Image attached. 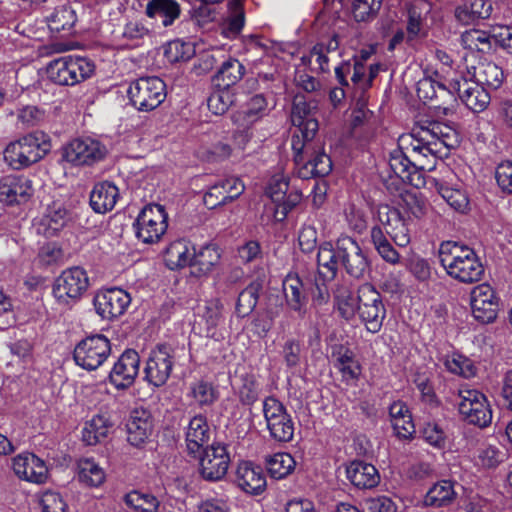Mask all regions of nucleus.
I'll return each mask as SVG.
<instances>
[{"instance_id":"f257e3e1","label":"nucleus","mask_w":512,"mask_h":512,"mask_svg":"<svg viewBox=\"0 0 512 512\" xmlns=\"http://www.w3.org/2000/svg\"><path fill=\"white\" fill-rule=\"evenodd\" d=\"M440 263L453 279L471 284L482 279L485 269L475 251L456 242H443L439 249Z\"/></svg>"},{"instance_id":"f03ea898","label":"nucleus","mask_w":512,"mask_h":512,"mask_svg":"<svg viewBox=\"0 0 512 512\" xmlns=\"http://www.w3.org/2000/svg\"><path fill=\"white\" fill-rule=\"evenodd\" d=\"M296 174L301 179L327 176L332 170L331 158L320 142L291 137Z\"/></svg>"},{"instance_id":"7ed1b4c3","label":"nucleus","mask_w":512,"mask_h":512,"mask_svg":"<svg viewBox=\"0 0 512 512\" xmlns=\"http://www.w3.org/2000/svg\"><path fill=\"white\" fill-rule=\"evenodd\" d=\"M418 101L424 105L431 102L429 110L433 114L432 120L439 121L454 107L456 98L442 82L438 71L426 66L422 69V77L418 79Z\"/></svg>"},{"instance_id":"20e7f679","label":"nucleus","mask_w":512,"mask_h":512,"mask_svg":"<svg viewBox=\"0 0 512 512\" xmlns=\"http://www.w3.org/2000/svg\"><path fill=\"white\" fill-rule=\"evenodd\" d=\"M451 128L437 120L418 121V173L432 171L437 162L438 143L447 145Z\"/></svg>"},{"instance_id":"39448f33","label":"nucleus","mask_w":512,"mask_h":512,"mask_svg":"<svg viewBox=\"0 0 512 512\" xmlns=\"http://www.w3.org/2000/svg\"><path fill=\"white\" fill-rule=\"evenodd\" d=\"M95 65L87 57L68 55L51 61L47 66L48 78L58 85L74 86L90 78Z\"/></svg>"},{"instance_id":"423d86ee","label":"nucleus","mask_w":512,"mask_h":512,"mask_svg":"<svg viewBox=\"0 0 512 512\" xmlns=\"http://www.w3.org/2000/svg\"><path fill=\"white\" fill-rule=\"evenodd\" d=\"M48 150L45 135L34 132L9 143L4 150V159L13 169H22L42 159Z\"/></svg>"},{"instance_id":"0eeeda50","label":"nucleus","mask_w":512,"mask_h":512,"mask_svg":"<svg viewBox=\"0 0 512 512\" xmlns=\"http://www.w3.org/2000/svg\"><path fill=\"white\" fill-rule=\"evenodd\" d=\"M127 94L135 109L149 112L165 100L166 85L156 76L140 77L130 83Z\"/></svg>"},{"instance_id":"6e6552de","label":"nucleus","mask_w":512,"mask_h":512,"mask_svg":"<svg viewBox=\"0 0 512 512\" xmlns=\"http://www.w3.org/2000/svg\"><path fill=\"white\" fill-rule=\"evenodd\" d=\"M168 228V215L162 205L149 204L138 214L134 229L138 240L154 244L161 240Z\"/></svg>"},{"instance_id":"1a4fd4ad","label":"nucleus","mask_w":512,"mask_h":512,"mask_svg":"<svg viewBox=\"0 0 512 512\" xmlns=\"http://www.w3.org/2000/svg\"><path fill=\"white\" fill-rule=\"evenodd\" d=\"M458 397V410L465 421L480 428L491 424V406L482 392L476 389L462 388L459 390Z\"/></svg>"},{"instance_id":"9d476101","label":"nucleus","mask_w":512,"mask_h":512,"mask_svg":"<svg viewBox=\"0 0 512 512\" xmlns=\"http://www.w3.org/2000/svg\"><path fill=\"white\" fill-rule=\"evenodd\" d=\"M107 148L99 140L84 137L75 138L62 149V158L73 166H92L107 155Z\"/></svg>"},{"instance_id":"9b49d317","label":"nucleus","mask_w":512,"mask_h":512,"mask_svg":"<svg viewBox=\"0 0 512 512\" xmlns=\"http://www.w3.org/2000/svg\"><path fill=\"white\" fill-rule=\"evenodd\" d=\"M111 345L101 334L86 337L74 348L73 358L81 368L92 371L99 368L110 356Z\"/></svg>"},{"instance_id":"f8f14e48","label":"nucleus","mask_w":512,"mask_h":512,"mask_svg":"<svg viewBox=\"0 0 512 512\" xmlns=\"http://www.w3.org/2000/svg\"><path fill=\"white\" fill-rule=\"evenodd\" d=\"M89 286L86 271L81 267L64 270L57 277L53 286V294L59 304L71 305L81 298Z\"/></svg>"},{"instance_id":"ddd939ff","label":"nucleus","mask_w":512,"mask_h":512,"mask_svg":"<svg viewBox=\"0 0 512 512\" xmlns=\"http://www.w3.org/2000/svg\"><path fill=\"white\" fill-rule=\"evenodd\" d=\"M175 365V349L167 344H159L147 357L144 373L149 385L161 387L171 376Z\"/></svg>"},{"instance_id":"4468645a","label":"nucleus","mask_w":512,"mask_h":512,"mask_svg":"<svg viewBox=\"0 0 512 512\" xmlns=\"http://www.w3.org/2000/svg\"><path fill=\"white\" fill-rule=\"evenodd\" d=\"M263 414L270 436L279 442H289L294 436V422L286 407L276 398L263 401Z\"/></svg>"},{"instance_id":"2eb2a0df","label":"nucleus","mask_w":512,"mask_h":512,"mask_svg":"<svg viewBox=\"0 0 512 512\" xmlns=\"http://www.w3.org/2000/svg\"><path fill=\"white\" fill-rule=\"evenodd\" d=\"M413 139V133L401 135L398 139V148L391 153L389 159V166L394 174L403 183L410 185L413 184V174L416 172V165L410 159V153L416 152Z\"/></svg>"},{"instance_id":"dca6fc26","label":"nucleus","mask_w":512,"mask_h":512,"mask_svg":"<svg viewBox=\"0 0 512 512\" xmlns=\"http://www.w3.org/2000/svg\"><path fill=\"white\" fill-rule=\"evenodd\" d=\"M200 457V473L209 481L221 480L228 471L230 455L227 447L220 443H214L203 449Z\"/></svg>"},{"instance_id":"f3484780","label":"nucleus","mask_w":512,"mask_h":512,"mask_svg":"<svg viewBox=\"0 0 512 512\" xmlns=\"http://www.w3.org/2000/svg\"><path fill=\"white\" fill-rule=\"evenodd\" d=\"M130 302V295L121 288L101 290L94 297V307L97 314L107 320L121 316Z\"/></svg>"},{"instance_id":"a211bd4d","label":"nucleus","mask_w":512,"mask_h":512,"mask_svg":"<svg viewBox=\"0 0 512 512\" xmlns=\"http://www.w3.org/2000/svg\"><path fill=\"white\" fill-rule=\"evenodd\" d=\"M14 474L23 481L43 484L48 479V467L43 459L30 452H23L12 459Z\"/></svg>"},{"instance_id":"6ab92c4d","label":"nucleus","mask_w":512,"mask_h":512,"mask_svg":"<svg viewBox=\"0 0 512 512\" xmlns=\"http://www.w3.org/2000/svg\"><path fill=\"white\" fill-rule=\"evenodd\" d=\"M140 366V356L133 349L125 350L114 363L109 381L116 389H127L133 385Z\"/></svg>"},{"instance_id":"aec40b11","label":"nucleus","mask_w":512,"mask_h":512,"mask_svg":"<svg viewBox=\"0 0 512 512\" xmlns=\"http://www.w3.org/2000/svg\"><path fill=\"white\" fill-rule=\"evenodd\" d=\"M341 265L346 273L360 279L369 271V261L357 241L349 236L340 237Z\"/></svg>"},{"instance_id":"412c9836","label":"nucleus","mask_w":512,"mask_h":512,"mask_svg":"<svg viewBox=\"0 0 512 512\" xmlns=\"http://www.w3.org/2000/svg\"><path fill=\"white\" fill-rule=\"evenodd\" d=\"M498 298L488 284H480L471 292V309L474 318L482 323H490L497 317Z\"/></svg>"},{"instance_id":"4be33fe9","label":"nucleus","mask_w":512,"mask_h":512,"mask_svg":"<svg viewBox=\"0 0 512 512\" xmlns=\"http://www.w3.org/2000/svg\"><path fill=\"white\" fill-rule=\"evenodd\" d=\"M245 190L238 177H227L217 181L205 193L203 201L207 208L214 209L237 199Z\"/></svg>"},{"instance_id":"5701e85b","label":"nucleus","mask_w":512,"mask_h":512,"mask_svg":"<svg viewBox=\"0 0 512 512\" xmlns=\"http://www.w3.org/2000/svg\"><path fill=\"white\" fill-rule=\"evenodd\" d=\"M33 193L32 181L26 177L8 175L0 180V202L4 205L26 203Z\"/></svg>"},{"instance_id":"b1692460","label":"nucleus","mask_w":512,"mask_h":512,"mask_svg":"<svg viewBox=\"0 0 512 512\" xmlns=\"http://www.w3.org/2000/svg\"><path fill=\"white\" fill-rule=\"evenodd\" d=\"M453 89L466 107L475 113L484 111L490 103L491 98L487 90L468 76L456 81Z\"/></svg>"},{"instance_id":"393cba45","label":"nucleus","mask_w":512,"mask_h":512,"mask_svg":"<svg viewBox=\"0 0 512 512\" xmlns=\"http://www.w3.org/2000/svg\"><path fill=\"white\" fill-rule=\"evenodd\" d=\"M358 315L361 322L367 325L368 321L376 318H385L386 310L380 293L369 283L358 289Z\"/></svg>"},{"instance_id":"a878e982","label":"nucleus","mask_w":512,"mask_h":512,"mask_svg":"<svg viewBox=\"0 0 512 512\" xmlns=\"http://www.w3.org/2000/svg\"><path fill=\"white\" fill-rule=\"evenodd\" d=\"M291 122L295 127L292 136L297 135L306 141L315 137L318 121L312 116L310 106L303 98H295L291 110Z\"/></svg>"},{"instance_id":"bb28decb","label":"nucleus","mask_w":512,"mask_h":512,"mask_svg":"<svg viewBox=\"0 0 512 512\" xmlns=\"http://www.w3.org/2000/svg\"><path fill=\"white\" fill-rule=\"evenodd\" d=\"M211 431L204 415L192 417L185 429V444L189 455L198 458L209 442Z\"/></svg>"},{"instance_id":"cd10ccee","label":"nucleus","mask_w":512,"mask_h":512,"mask_svg":"<svg viewBox=\"0 0 512 512\" xmlns=\"http://www.w3.org/2000/svg\"><path fill=\"white\" fill-rule=\"evenodd\" d=\"M235 482L241 490L252 495H259L266 488V476L262 467L250 461L238 464Z\"/></svg>"},{"instance_id":"c85d7f7f","label":"nucleus","mask_w":512,"mask_h":512,"mask_svg":"<svg viewBox=\"0 0 512 512\" xmlns=\"http://www.w3.org/2000/svg\"><path fill=\"white\" fill-rule=\"evenodd\" d=\"M154 429L153 419L149 411L145 409H134L126 423L127 440L135 446L140 447L151 436Z\"/></svg>"},{"instance_id":"c756f323","label":"nucleus","mask_w":512,"mask_h":512,"mask_svg":"<svg viewBox=\"0 0 512 512\" xmlns=\"http://www.w3.org/2000/svg\"><path fill=\"white\" fill-rule=\"evenodd\" d=\"M68 219L65 206L60 202H53L41 217L34 220L33 226L38 234L51 237L66 225Z\"/></svg>"},{"instance_id":"7c9ffc66","label":"nucleus","mask_w":512,"mask_h":512,"mask_svg":"<svg viewBox=\"0 0 512 512\" xmlns=\"http://www.w3.org/2000/svg\"><path fill=\"white\" fill-rule=\"evenodd\" d=\"M120 199L119 188L111 181L96 183L90 192V206L99 214L111 211Z\"/></svg>"},{"instance_id":"2f4dec72","label":"nucleus","mask_w":512,"mask_h":512,"mask_svg":"<svg viewBox=\"0 0 512 512\" xmlns=\"http://www.w3.org/2000/svg\"><path fill=\"white\" fill-rule=\"evenodd\" d=\"M340 237L334 246L331 242L323 243L317 253V268L319 275L325 280H333L341 265Z\"/></svg>"},{"instance_id":"473e14b6","label":"nucleus","mask_w":512,"mask_h":512,"mask_svg":"<svg viewBox=\"0 0 512 512\" xmlns=\"http://www.w3.org/2000/svg\"><path fill=\"white\" fill-rule=\"evenodd\" d=\"M268 114V102L264 95L256 94L246 103L245 108L234 115L233 121L243 130H249Z\"/></svg>"},{"instance_id":"72a5a7b5","label":"nucleus","mask_w":512,"mask_h":512,"mask_svg":"<svg viewBox=\"0 0 512 512\" xmlns=\"http://www.w3.org/2000/svg\"><path fill=\"white\" fill-rule=\"evenodd\" d=\"M347 479L359 489H371L380 482L378 470L374 465L355 460L346 467Z\"/></svg>"},{"instance_id":"f704fd0d","label":"nucleus","mask_w":512,"mask_h":512,"mask_svg":"<svg viewBox=\"0 0 512 512\" xmlns=\"http://www.w3.org/2000/svg\"><path fill=\"white\" fill-rule=\"evenodd\" d=\"M378 216L386 233L393 238L396 245L405 247L410 243L409 230L397 210L385 206L379 210Z\"/></svg>"},{"instance_id":"c9c22d12","label":"nucleus","mask_w":512,"mask_h":512,"mask_svg":"<svg viewBox=\"0 0 512 512\" xmlns=\"http://www.w3.org/2000/svg\"><path fill=\"white\" fill-rule=\"evenodd\" d=\"M482 87L498 89L504 81V72L494 62L485 61L478 66L467 67V75Z\"/></svg>"},{"instance_id":"e433bc0d","label":"nucleus","mask_w":512,"mask_h":512,"mask_svg":"<svg viewBox=\"0 0 512 512\" xmlns=\"http://www.w3.org/2000/svg\"><path fill=\"white\" fill-rule=\"evenodd\" d=\"M334 367L341 373L344 381L357 380L361 374V365L348 347L336 345L332 349Z\"/></svg>"},{"instance_id":"4c0bfd02","label":"nucleus","mask_w":512,"mask_h":512,"mask_svg":"<svg viewBox=\"0 0 512 512\" xmlns=\"http://www.w3.org/2000/svg\"><path fill=\"white\" fill-rule=\"evenodd\" d=\"M283 293L288 307L303 315L307 304V295L303 281L297 274H288L282 283Z\"/></svg>"},{"instance_id":"58836bf2","label":"nucleus","mask_w":512,"mask_h":512,"mask_svg":"<svg viewBox=\"0 0 512 512\" xmlns=\"http://www.w3.org/2000/svg\"><path fill=\"white\" fill-rule=\"evenodd\" d=\"M112 427L113 422L108 413H97L85 422L82 429V440L87 445H96L108 436Z\"/></svg>"},{"instance_id":"ea45409f","label":"nucleus","mask_w":512,"mask_h":512,"mask_svg":"<svg viewBox=\"0 0 512 512\" xmlns=\"http://www.w3.org/2000/svg\"><path fill=\"white\" fill-rule=\"evenodd\" d=\"M194 246L187 240L173 241L166 248L164 260L170 270L192 267Z\"/></svg>"},{"instance_id":"a19ab883","label":"nucleus","mask_w":512,"mask_h":512,"mask_svg":"<svg viewBox=\"0 0 512 512\" xmlns=\"http://www.w3.org/2000/svg\"><path fill=\"white\" fill-rule=\"evenodd\" d=\"M421 185L432 190L435 189L442 198L455 210L464 211L468 206L467 196L459 189L442 186L435 178L428 175H418V182ZM420 184L418 183V188Z\"/></svg>"},{"instance_id":"79ce46f5","label":"nucleus","mask_w":512,"mask_h":512,"mask_svg":"<svg viewBox=\"0 0 512 512\" xmlns=\"http://www.w3.org/2000/svg\"><path fill=\"white\" fill-rule=\"evenodd\" d=\"M395 434L402 439H410L416 431L411 412L405 403L394 402L389 409Z\"/></svg>"},{"instance_id":"37998d69","label":"nucleus","mask_w":512,"mask_h":512,"mask_svg":"<svg viewBox=\"0 0 512 512\" xmlns=\"http://www.w3.org/2000/svg\"><path fill=\"white\" fill-rule=\"evenodd\" d=\"M145 13L149 18L160 20L164 27H168L179 18L181 9L175 0H150Z\"/></svg>"},{"instance_id":"c03bdc74","label":"nucleus","mask_w":512,"mask_h":512,"mask_svg":"<svg viewBox=\"0 0 512 512\" xmlns=\"http://www.w3.org/2000/svg\"><path fill=\"white\" fill-rule=\"evenodd\" d=\"M221 253L215 244L202 246L198 250L194 248L192 273L196 276L209 274L219 264Z\"/></svg>"},{"instance_id":"a18cd8bd","label":"nucleus","mask_w":512,"mask_h":512,"mask_svg":"<svg viewBox=\"0 0 512 512\" xmlns=\"http://www.w3.org/2000/svg\"><path fill=\"white\" fill-rule=\"evenodd\" d=\"M493 7L490 0H467L456 8V18L465 25L490 17Z\"/></svg>"},{"instance_id":"49530a36","label":"nucleus","mask_w":512,"mask_h":512,"mask_svg":"<svg viewBox=\"0 0 512 512\" xmlns=\"http://www.w3.org/2000/svg\"><path fill=\"white\" fill-rule=\"evenodd\" d=\"M245 72V67L237 59L229 58L221 64L214 77L217 87L229 88L238 83Z\"/></svg>"},{"instance_id":"de8ad7c7","label":"nucleus","mask_w":512,"mask_h":512,"mask_svg":"<svg viewBox=\"0 0 512 512\" xmlns=\"http://www.w3.org/2000/svg\"><path fill=\"white\" fill-rule=\"evenodd\" d=\"M461 42L466 49L486 53L493 48V28L487 32L480 29L466 30L461 35Z\"/></svg>"},{"instance_id":"09e8293b","label":"nucleus","mask_w":512,"mask_h":512,"mask_svg":"<svg viewBox=\"0 0 512 512\" xmlns=\"http://www.w3.org/2000/svg\"><path fill=\"white\" fill-rule=\"evenodd\" d=\"M245 22L242 0H231L228 3V16L222 24V33L227 38H235L242 30Z\"/></svg>"},{"instance_id":"8fccbe9b","label":"nucleus","mask_w":512,"mask_h":512,"mask_svg":"<svg viewBox=\"0 0 512 512\" xmlns=\"http://www.w3.org/2000/svg\"><path fill=\"white\" fill-rule=\"evenodd\" d=\"M456 493L452 482L443 480L434 484L425 494L424 505L441 507L450 504Z\"/></svg>"},{"instance_id":"3c124183","label":"nucleus","mask_w":512,"mask_h":512,"mask_svg":"<svg viewBox=\"0 0 512 512\" xmlns=\"http://www.w3.org/2000/svg\"><path fill=\"white\" fill-rule=\"evenodd\" d=\"M266 466L272 478L283 479L294 471L296 461L291 454L279 452L267 458Z\"/></svg>"},{"instance_id":"603ef678","label":"nucleus","mask_w":512,"mask_h":512,"mask_svg":"<svg viewBox=\"0 0 512 512\" xmlns=\"http://www.w3.org/2000/svg\"><path fill=\"white\" fill-rule=\"evenodd\" d=\"M424 420L420 429L421 439L428 445L442 449L445 447L447 435L442 425L436 421V417Z\"/></svg>"},{"instance_id":"864d4df0","label":"nucleus","mask_w":512,"mask_h":512,"mask_svg":"<svg viewBox=\"0 0 512 512\" xmlns=\"http://www.w3.org/2000/svg\"><path fill=\"white\" fill-rule=\"evenodd\" d=\"M334 301L339 315L345 320H352L358 312V297L355 298L350 289L338 287L334 292Z\"/></svg>"},{"instance_id":"5fc2aeb1","label":"nucleus","mask_w":512,"mask_h":512,"mask_svg":"<svg viewBox=\"0 0 512 512\" xmlns=\"http://www.w3.org/2000/svg\"><path fill=\"white\" fill-rule=\"evenodd\" d=\"M78 478L88 486L98 487L105 480V472L93 459L85 458L78 462Z\"/></svg>"},{"instance_id":"6e6d98bb","label":"nucleus","mask_w":512,"mask_h":512,"mask_svg":"<svg viewBox=\"0 0 512 512\" xmlns=\"http://www.w3.org/2000/svg\"><path fill=\"white\" fill-rule=\"evenodd\" d=\"M125 503L134 512H158L160 501L156 496L148 492L131 491L125 496Z\"/></svg>"},{"instance_id":"4d7b16f0","label":"nucleus","mask_w":512,"mask_h":512,"mask_svg":"<svg viewBox=\"0 0 512 512\" xmlns=\"http://www.w3.org/2000/svg\"><path fill=\"white\" fill-rule=\"evenodd\" d=\"M444 365L453 374L464 378H471L476 375L477 367L474 362L459 353H452L445 357Z\"/></svg>"},{"instance_id":"13d9d810","label":"nucleus","mask_w":512,"mask_h":512,"mask_svg":"<svg viewBox=\"0 0 512 512\" xmlns=\"http://www.w3.org/2000/svg\"><path fill=\"white\" fill-rule=\"evenodd\" d=\"M418 390L421 392V402L424 405L423 413L429 417L441 415L440 402L429 378H425L418 383Z\"/></svg>"},{"instance_id":"bf43d9fd","label":"nucleus","mask_w":512,"mask_h":512,"mask_svg":"<svg viewBox=\"0 0 512 512\" xmlns=\"http://www.w3.org/2000/svg\"><path fill=\"white\" fill-rule=\"evenodd\" d=\"M76 22L74 10L67 6H60L48 17V26L51 31H69Z\"/></svg>"},{"instance_id":"052dcab7","label":"nucleus","mask_w":512,"mask_h":512,"mask_svg":"<svg viewBox=\"0 0 512 512\" xmlns=\"http://www.w3.org/2000/svg\"><path fill=\"white\" fill-rule=\"evenodd\" d=\"M260 285L251 283L238 296L236 312L238 316L245 317L249 315L257 305Z\"/></svg>"},{"instance_id":"680f3d73","label":"nucleus","mask_w":512,"mask_h":512,"mask_svg":"<svg viewBox=\"0 0 512 512\" xmlns=\"http://www.w3.org/2000/svg\"><path fill=\"white\" fill-rule=\"evenodd\" d=\"M195 54L194 46L189 42L182 40H173L169 42L164 50V56L170 63L187 61Z\"/></svg>"},{"instance_id":"e2e57ef3","label":"nucleus","mask_w":512,"mask_h":512,"mask_svg":"<svg viewBox=\"0 0 512 512\" xmlns=\"http://www.w3.org/2000/svg\"><path fill=\"white\" fill-rule=\"evenodd\" d=\"M190 395L198 405L206 406L214 403L218 393L212 383L199 380L190 385Z\"/></svg>"},{"instance_id":"0e129e2a","label":"nucleus","mask_w":512,"mask_h":512,"mask_svg":"<svg viewBox=\"0 0 512 512\" xmlns=\"http://www.w3.org/2000/svg\"><path fill=\"white\" fill-rule=\"evenodd\" d=\"M234 102V95L229 88L218 87L208 98L209 110L215 115L224 114Z\"/></svg>"},{"instance_id":"69168bd1","label":"nucleus","mask_w":512,"mask_h":512,"mask_svg":"<svg viewBox=\"0 0 512 512\" xmlns=\"http://www.w3.org/2000/svg\"><path fill=\"white\" fill-rule=\"evenodd\" d=\"M288 178L283 173L274 174L268 181L265 193L273 202H279L285 198L288 192Z\"/></svg>"},{"instance_id":"338daca9","label":"nucleus","mask_w":512,"mask_h":512,"mask_svg":"<svg viewBox=\"0 0 512 512\" xmlns=\"http://www.w3.org/2000/svg\"><path fill=\"white\" fill-rule=\"evenodd\" d=\"M301 61L305 65H312L315 63L317 66L312 69L321 72L327 73L330 71L329 61L330 57L322 48V44H316L310 51L309 55H303L301 57Z\"/></svg>"},{"instance_id":"774afa93","label":"nucleus","mask_w":512,"mask_h":512,"mask_svg":"<svg viewBox=\"0 0 512 512\" xmlns=\"http://www.w3.org/2000/svg\"><path fill=\"white\" fill-rule=\"evenodd\" d=\"M505 454L494 445H483L478 450L477 463L484 468H494L504 460Z\"/></svg>"}]
</instances>
